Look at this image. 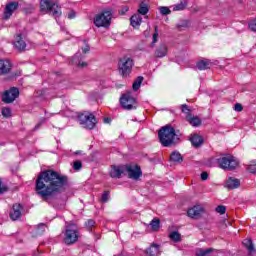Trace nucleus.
<instances>
[{"label": "nucleus", "mask_w": 256, "mask_h": 256, "mask_svg": "<svg viewBox=\"0 0 256 256\" xmlns=\"http://www.w3.org/2000/svg\"><path fill=\"white\" fill-rule=\"evenodd\" d=\"M66 184L67 177L53 170H46L36 179V192L44 201H49L50 197L61 193Z\"/></svg>", "instance_id": "1"}, {"label": "nucleus", "mask_w": 256, "mask_h": 256, "mask_svg": "<svg viewBox=\"0 0 256 256\" xmlns=\"http://www.w3.org/2000/svg\"><path fill=\"white\" fill-rule=\"evenodd\" d=\"M158 137L160 139L161 145L164 147H169L170 145H175L179 141V136L175 133V128L171 126H164L158 132Z\"/></svg>", "instance_id": "2"}, {"label": "nucleus", "mask_w": 256, "mask_h": 256, "mask_svg": "<svg viewBox=\"0 0 256 256\" xmlns=\"http://www.w3.org/2000/svg\"><path fill=\"white\" fill-rule=\"evenodd\" d=\"M41 13H51L55 19L61 15V8L51 0L40 1Z\"/></svg>", "instance_id": "3"}, {"label": "nucleus", "mask_w": 256, "mask_h": 256, "mask_svg": "<svg viewBox=\"0 0 256 256\" xmlns=\"http://www.w3.org/2000/svg\"><path fill=\"white\" fill-rule=\"evenodd\" d=\"M78 121L84 129H95L97 125V118L89 112H84L78 116Z\"/></svg>", "instance_id": "4"}, {"label": "nucleus", "mask_w": 256, "mask_h": 256, "mask_svg": "<svg viewBox=\"0 0 256 256\" xmlns=\"http://www.w3.org/2000/svg\"><path fill=\"white\" fill-rule=\"evenodd\" d=\"M218 165L220 169H228L229 171H233V169H237L239 167V160L235 156H224L218 159Z\"/></svg>", "instance_id": "5"}, {"label": "nucleus", "mask_w": 256, "mask_h": 256, "mask_svg": "<svg viewBox=\"0 0 256 256\" xmlns=\"http://www.w3.org/2000/svg\"><path fill=\"white\" fill-rule=\"evenodd\" d=\"M113 17V13L110 10H106L101 14H98L94 18V25L96 27H109L111 25V19Z\"/></svg>", "instance_id": "6"}, {"label": "nucleus", "mask_w": 256, "mask_h": 256, "mask_svg": "<svg viewBox=\"0 0 256 256\" xmlns=\"http://www.w3.org/2000/svg\"><path fill=\"white\" fill-rule=\"evenodd\" d=\"M120 105L123 109L131 111V109H137V99L133 97V92H127L120 98Z\"/></svg>", "instance_id": "7"}, {"label": "nucleus", "mask_w": 256, "mask_h": 256, "mask_svg": "<svg viewBox=\"0 0 256 256\" xmlns=\"http://www.w3.org/2000/svg\"><path fill=\"white\" fill-rule=\"evenodd\" d=\"M90 49L89 44L84 42V46H82L78 53L74 55L72 63L78 67H87V62H84L83 58L85 57L86 53H89Z\"/></svg>", "instance_id": "8"}, {"label": "nucleus", "mask_w": 256, "mask_h": 256, "mask_svg": "<svg viewBox=\"0 0 256 256\" xmlns=\"http://www.w3.org/2000/svg\"><path fill=\"white\" fill-rule=\"evenodd\" d=\"M120 75L125 79L128 75H131V71L133 69V59L129 57H124L120 59L119 64Z\"/></svg>", "instance_id": "9"}, {"label": "nucleus", "mask_w": 256, "mask_h": 256, "mask_svg": "<svg viewBox=\"0 0 256 256\" xmlns=\"http://www.w3.org/2000/svg\"><path fill=\"white\" fill-rule=\"evenodd\" d=\"M77 239H79L77 227L75 225L67 226L64 233V243L66 245H73V243H77Z\"/></svg>", "instance_id": "10"}, {"label": "nucleus", "mask_w": 256, "mask_h": 256, "mask_svg": "<svg viewBox=\"0 0 256 256\" xmlns=\"http://www.w3.org/2000/svg\"><path fill=\"white\" fill-rule=\"evenodd\" d=\"M182 113H186V121H188L192 127H199V125H201V118L191 114V110L188 105H182Z\"/></svg>", "instance_id": "11"}, {"label": "nucleus", "mask_w": 256, "mask_h": 256, "mask_svg": "<svg viewBox=\"0 0 256 256\" xmlns=\"http://www.w3.org/2000/svg\"><path fill=\"white\" fill-rule=\"evenodd\" d=\"M17 97H19V89L12 87L9 90L4 92L2 96V101L4 103H13V101H15Z\"/></svg>", "instance_id": "12"}, {"label": "nucleus", "mask_w": 256, "mask_h": 256, "mask_svg": "<svg viewBox=\"0 0 256 256\" xmlns=\"http://www.w3.org/2000/svg\"><path fill=\"white\" fill-rule=\"evenodd\" d=\"M126 171L128 173L129 179H134L137 181L139 177L143 175V172H141V168L137 165H128L126 166Z\"/></svg>", "instance_id": "13"}, {"label": "nucleus", "mask_w": 256, "mask_h": 256, "mask_svg": "<svg viewBox=\"0 0 256 256\" xmlns=\"http://www.w3.org/2000/svg\"><path fill=\"white\" fill-rule=\"evenodd\" d=\"M202 213L203 207L201 205H195L187 211L188 217H190L191 219H197L201 217Z\"/></svg>", "instance_id": "14"}, {"label": "nucleus", "mask_w": 256, "mask_h": 256, "mask_svg": "<svg viewBox=\"0 0 256 256\" xmlns=\"http://www.w3.org/2000/svg\"><path fill=\"white\" fill-rule=\"evenodd\" d=\"M17 7H19L17 2H11L7 4L4 10V19H9Z\"/></svg>", "instance_id": "15"}, {"label": "nucleus", "mask_w": 256, "mask_h": 256, "mask_svg": "<svg viewBox=\"0 0 256 256\" xmlns=\"http://www.w3.org/2000/svg\"><path fill=\"white\" fill-rule=\"evenodd\" d=\"M23 207L21 204H14L12 207V211L10 212V218L12 221H17L21 217V211Z\"/></svg>", "instance_id": "16"}, {"label": "nucleus", "mask_w": 256, "mask_h": 256, "mask_svg": "<svg viewBox=\"0 0 256 256\" xmlns=\"http://www.w3.org/2000/svg\"><path fill=\"white\" fill-rule=\"evenodd\" d=\"M11 71V62L9 60H0V73L7 75Z\"/></svg>", "instance_id": "17"}, {"label": "nucleus", "mask_w": 256, "mask_h": 256, "mask_svg": "<svg viewBox=\"0 0 256 256\" xmlns=\"http://www.w3.org/2000/svg\"><path fill=\"white\" fill-rule=\"evenodd\" d=\"M241 185V181L235 177H229L226 181L228 189H237Z\"/></svg>", "instance_id": "18"}, {"label": "nucleus", "mask_w": 256, "mask_h": 256, "mask_svg": "<svg viewBox=\"0 0 256 256\" xmlns=\"http://www.w3.org/2000/svg\"><path fill=\"white\" fill-rule=\"evenodd\" d=\"M14 47L18 49L19 51L25 50L27 47V44L25 43V40L21 37V35H17L14 41Z\"/></svg>", "instance_id": "19"}, {"label": "nucleus", "mask_w": 256, "mask_h": 256, "mask_svg": "<svg viewBox=\"0 0 256 256\" xmlns=\"http://www.w3.org/2000/svg\"><path fill=\"white\" fill-rule=\"evenodd\" d=\"M125 171V168L122 166H112L110 170V176L113 178H119L121 175H123V172Z\"/></svg>", "instance_id": "20"}, {"label": "nucleus", "mask_w": 256, "mask_h": 256, "mask_svg": "<svg viewBox=\"0 0 256 256\" xmlns=\"http://www.w3.org/2000/svg\"><path fill=\"white\" fill-rule=\"evenodd\" d=\"M167 51H168L167 44H160L156 49L154 55L155 57L163 58L167 55Z\"/></svg>", "instance_id": "21"}, {"label": "nucleus", "mask_w": 256, "mask_h": 256, "mask_svg": "<svg viewBox=\"0 0 256 256\" xmlns=\"http://www.w3.org/2000/svg\"><path fill=\"white\" fill-rule=\"evenodd\" d=\"M142 21H143V18L139 14H134L130 18V24L132 25V27H134V29H137L138 27H140Z\"/></svg>", "instance_id": "22"}, {"label": "nucleus", "mask_w": 256, "mask_h": 256, "mask_svg": "<svg viewBox=\"0 0 256 256\" xmlns=\"http://www.w3.org/2000/svg\"><path fill=\"white\" fill-rule=\"evenodd\" d=\"M146 254L149 256H159L161 255V252L159 251V245L152 244L147 250Z\"/></svg>", "instance_id": "23"}, {"label": "nucleus", "mask_w": 256, "mask_h": 256, "mask_svg": "<svg viewBox=\"0 0 256 256\" xmlns=\"http://www.w3.org/2000/svg\"><path fill=\"white\" fill-rule=\"evenodd\" d=\"M197 69L199 71H205V69H211V61L209 60H201L196 64Z\"/></svg>", "instance_id": "24"}, {"label": "nucleus", "mask_w": 256, "mask_h": 256, "mask_svg": "<svg viewBox=\"0 0 256 256\" xmlns=\"http://www.w3.org/2000/svg\"><path fill=\"white\" fill-rule=\"evenodd\" d=\"M213 253H215V249L213 248H208V249L198 248L196 250V256H211L213 255Z\"/></svg>", "instance_id": "25"}, {"label": "nucleus", "mask_w": 256, "mask_h": 256, "mask_svg": "<svg viewBox=\"0 0 256 256\" xmlns=\"http://www.w3.org/2000/svg\"><path fill=\"white\" fill-rule=\"evenodd\" d=\"M190 141L194 147H199L200 145L203 144V138L198 134L191 135Z\"/></svg>", "instance_id": "26"}, {"label": "nucleus", "mask_w": 256, "mask_h": 256, "mask_svg": "<svg viewBox=\"0 0 256 256\" xmlns=\"http://www.w3.org/2000/svg\"><path fill=\"white\" fill-rule=\"evenodd\" d=\"M242 243L244 247H246L250 255H253V253H255V246H253V241H251V239H244Z\"/></svg>", "instance_id": "27"}, {"label": "nucleus", "mask_w": 256, "mask_h": 256, "mask_svg": "<svg viewBox=\"0 0 256 256\" xmlns=\"http://www.w3.org/2000/svg\"><path fill=\"white\" fill-rule=\"evenodd\" d=\"M170 160L174 163H182L183 162V156H181V153L179 152H172L170 155Z\"/></svg>", "instance_id": "28"}, {"label": "nucleus", "mask_w": 256, "mask_h": 256, "mask_svg": "<svg viewBox=\"0 0 256 256\" xmlns=\"http://www.w3.org/2000/svg\"><path fill=\"white\" fill-rule=\"evenodd\" d=\"M141 83H143V76H138L134 83L132 84L133 91H139V88L141 87Z\"/></svg>", "instance_id": "29"}, {"label": "nucleus", "mask_w": 256, "mask_h": 256, "mask_svg": "<svg viewBox=\"0 0 256 256\" xmlns=\"http://www.w3.org/2000/svg\"><path fill=\"white\" fill-rule=\"evenodd\" d=\"M149 13V7H147V4L140 3L139 9H138V15H147Z\"/></svg>", "instance_id": "30"}, {"label": "nucleus", "mask_w": 256, "mask_h": 256, "mask_svg": "<svg viewBox=\"0 0 256 256\" xmlns=\"http://www.w3.org/2000/svg\"><path fill=\"white\" fill-rule=\"evenodd\" d=\"M169 237L172 241H174L175 243H179V241H181V234H179V232L177 231H173L169 234Z\"/></svg>", "instance_id": "31"}, {"label": "nucleus", "mask_w": 256, "mask_h": 256, "mask_svg": "<svg viewBox=\"0 0 256 256\" xmlns=\"http://www.w3.org/2000/svg\"><path fill=\"white\" fill-rule=\"evenodd\" d=\"M160 224H161V221H159V219H153L150 223V227L152 231H158Z\"/></svg>", "instance_id": "32"}, {"label": "nucleus", "mask_w": 256, "mask_h": 256, "mask_svg": "<svg viewBox=\"0 0 256 256\" xmlns=\"http://www.w3.org/2000/svg\"><path fill=\"white\" fill-rule=\"evenodd\" d=\"M158 39H159V30H158V28L156 26L155 27V32H154V34L152 36V47H155V43H157Z\"/></svg>", "instance_id": "33"}, {"label": "nucleus", "mask_w": 256, "mask_h": 256, "mask_svg": "<svg viewBox=\"0 0 256 256\" xmlns=\"http://www.w3.org/2000/svg\"><path fill=\"white\" fill-rule=\"evenodd\" d=\"M159 11L161 15H169L171 13V10L169 9V7H165V6L160 7Z\"/></svg>", "instance_id": "34"}, {"label": "nucleus", "mask_w": 256, "mask_h": 256, "mask_svg": "<svg viewBox=\"0 0 256 256\" xmlns=\"http://www.w3.org/2000/svg\"><path fill=\"white\" fill-rule=\"evenodd\" d=\"M82 168H83V164L81 163V161L74 162L73 164L74 171H81Z\"/></svg>", "instance_id": "35"}, {"label": "nucleus", "mask_w": 256, "mask_h": 256, "mask_svg": "<svg viewBox=\"0 0 256 256\" xmlns=\"http://www.w3.org/2000/svg\"><path fill=\"white\" fill-rule=\"evenodd\" d=\"M226 211H227V208L223 205L216 207V212L219 213L220 215H225Z\"/></svg>", "instance_id": "36"}, {"label": "nucleus", "mask_w": 256, "mask_h": 256, "mask_svg": "<svg viewBox=\"0 0 256 256\" xmlns=\"http://www.w3.org/2000/svg\"><path fill=\"white\" fill-rule=\"evenodd\" d=\"M248 171L250 173H256V161H252L248 166Z\"/></svg>", "instance_id": "37"}, {"label": "nucleus", "mask_w": 256, "mask_h": 256, "mask_svg": "<svg viewBox=\"0 0 256 256\" xmlns=\"http://www.w3.org/2000/svg\"><path fill=\"white\" fill-rule=\"evenodd\" d=\"M3 117H11V109L10 108H2Z\"/></svg>", "instance_id": "38"}, {"label": "nucleus", "mask_w": 256, "mask_h": 256, "mask_svg": "<svg viewBox=\"0 0 256 256\" xmlns=\"http://www.w3.org/2000/svg\"><path fill=\"white\" fill-rule=\"evenodd\" d=\"M101 201H102V203H107L109 201V192L108 191H106L102 194Z\"/></svg>", "instance_id": "39"}, {"label": "nucleus", "mask_w": 256, "mask_h": 256, "mask_svg": "<svg viewBox=\"0 0 256 256\" xmlns=\"http://www.w3.org/2000/svg\"><path fill=\"white\" fill-rule=\"evenodd\" d=\"M248 27L251 31H256V18L250 21V23L248 24Z\"/></svg>", "instance_id": "40"}, {"label": "nucleus", "mask_w": 256, "mask_h": 256, "mask_svg": "<svg viewBox=\"0 0 256 256\" xmlns=\"http://www.w3.org/2000/svg\"><path fill=\"white\" fill-rule=\"evenodd\" d=\"M183 9H185V4H183V3L178 4V5L174 6V8H173L174 11H183Z\"/></svg>", "instance_id": "41"}, {"label": "nucleus", "mask_w": 256, "mask_h": 256, "mask_svg": "<svg viewBox=\"0 0 256 256\" xmlns=\"http://www.w3.org/2000/svg\"><path fill=\"white\" fill-rule=\"evenodd\" d=\"M45 231V224H40L37 229L38 235H41Z\"/></svg>", "instance_id": "42"}, {"label": "nucleus", "mask_w": 256, "mask_h": 256, "mask_svg": "<svg viewBox=\"0 0 256 256\" xmlns=\"http://www.w3.org/2000/svg\"><path fill=\"white\" fill-rule=\"evenodd\" d=\"M209 179V174L207 172H202L201 173V180L202 181H207Z\"/></svg>", "instance_id": "43"}, {"label": "nucleus", "mask_w": 256, "mask_h": 256, "mask_svg": "<svg viewBox=\"0 0 256 256\" xmlns=\"http://www.w3.org/2000/svg\"><path fill=\"white\" fill-rule=\"evenodd\" d=\"M234 110L238 111V112L243 111V106L241 104L237 103L234 106Z\"/></svg>", "instance_id": "44"}, {"label": "nucleus", "mask_w": 256, "mask_h": 256, "mask_svg": "<svg viewBox=\"0 0 256 256\" xmlns=\"http://www.w3.org/2000/svg\"><path fill=\"white\" fill-rule=\"evenodd\" d=\"M95 226V221L93 220H88L86 223V227H88L89 229H91V227Z\"/></svg>", "instance_id": "45"}, {"label": "nucleus", "mask_w": 256, "mask_h": 256, "mask_svg": "<svg viewBox=\"0 0 256 256\" xmlns=\"http://www.w3.org/2000/svg\"><path fill=\"white\" fill-rule=\"evenodd\" d=\"M5 191H7V187L1 185V180H0V195H3V193H5Z\"/></svg>", "instance_id": "46"}, {"label": "nucleus", "mask_w": 256, "mask_h": 256, "mask_svg": "<svg viewBox=\"0 0 256 256\" xmlns=\"http://www.w3.org/2000/svg\"><path fill=\"white\" fill-rule=\"evenodd\" d=\"M68 19H75V11H70L68 13Z\"/></svg>", "instance_id": "47"}, {"label": "nucleus", "mask_w": 256, "mask_h": 256, "mask_svg": "<svg viewBox=\"0 0 256 256\" xmlns=\"http://www.w3.org/2000/svg\"><path fill=\"white\" fill-rule=\"evenodd\" d=\"M104 123H111V119L110 118H105Z\"/></svg>", "instance_id": "48"}, {"label": "nucleus", "mask_w": 256, "mask_h": 256, "mask_svg": "<svg viewBox=\"0 0 256 256\" xmlns=\"http://www.w3.org/2000/svg\"><path fill=\"white\" fill-rule=\"evenodd\" d=\"M125 11H129V8H125Z\"/></svg>", "instance_id": "49"}]
</instances>
